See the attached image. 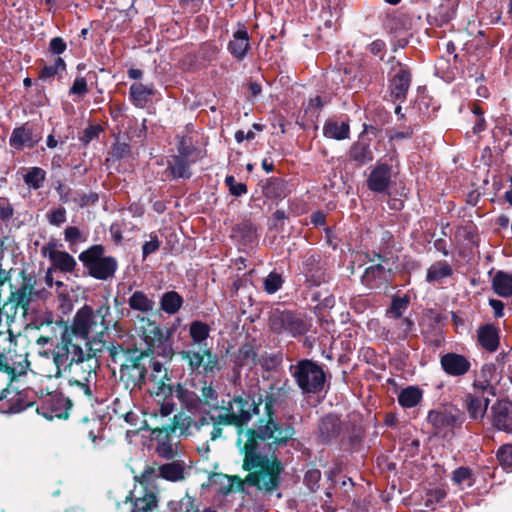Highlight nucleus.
I'll return each mask as SVG.
<instances>
[{"mask_svg":"<svg viewBox=\"0 0 512 512\" xmlns=\"http://www.w3.org/2000/svg\"><path fill=\"white\" fill-rule=\"evenodd\" d=\"M281 395H285L284 388L270 384L269 391L262 396L265 415L257 420L253 428L245 431L246 441L241 448L244 456L242 469L248 471L245 478L213 473L211 481L220 484L219 494L228 496L232 492H243L245 484L267 493L279 488L284 465L276 451L287 446L296 434L293 424L276 418L274 406Z\"/></svg>","mask_w":512,"mask_h":512,"instance_id":"obj_1","label":"nucleus"},{"mask_svg":"<svg viewBox=\"0 0 512 512\" xmlns=\"http://www.w3.org/2000/svg\"><path fill=\"white\" fill-rule=\"evenodd\" d=\"M110 314V307L102 305L97 310L84 305L75 314L72 325L65 327L57 347L63 352H117L114 346L106 345L108 326L105 318Z\"/></svg>","mask_w":512,"mask_h":512,"instance_id":"obj_2","label":"nucleus"},{"mask_svg":"<svg viewBox=\"0 0 512 512\" xmlns=\"http://www.w3.org/2000/svg\"><path fill=\"white\" fill-rule=\"evenodd\" d=\"M52 354L53 370H49L47 377L59 378L62 371H68L72 383L86 381L96 383L97 369L99 368L98 354Z\"/></svg>","mask_w":512,"mask_h":512,"instance_id":"obj_3","label":"nucleus"},{"mask_svg":"<svg viewBox=\"0 0 512 512\" xmlns=\"http://www.w3.org/2000/svg\"><path fill=\"white\" fill-rule=\"evenodd\" d=\"M151 368L150 380L154 384L151 394L157 397H162L164 400L160 406L161 415L169 416L173 412L175 404L170 402L169 399L174 395L182 403L188 405V401L192 396V393L185 389L180 383L173 385L168 369L164 368L162 363L159 361H153Z\"/></svg>","mask_w":512,"mask_h":512,"instance_id":"obj_4","label":"nucleus"},{"mask_svg":"<svg viewBox=\"0 0 512 512\" xmlns=\"http://www.w3.org/2000/svg\"><path fill=\"white\" fill-rule=\"evenodd\" d=\"M104 253V247L96 244L79 254V260L88 274L97 280L112 278L118 268L117 260L112 256H105Z\"/></svg>","mask_w":512,"mask_h":512,"instance_id":"obj_5","label":"nucleus"},{"mask_svg":"<svg viewBox=\"0 0 512 512\" xmlns=\"http://www.w3.org/2000/svg\"><path fill=\"white\" fill-rule=\"evenodd\" d=\"M268 322L272 332L291 337L305 334L312 325L311 319L305 315L280 309H274L270 312Z\"/></svg>","mask_w":512,"mask_h":512,"instance_id":"obj_6","label":"nucleus"},{"mask_svg":"<svg viewBox=\"0 0 512 512\" xmlns=\"http://www.w3.org/2000/svg\"><path fill=\"white\" fill-rule=\"evenodd\" d=\"M427 422L431 425L433 434L441 438H451L455 430L460 429L465 422V414L454 405L444 406L428 412Z\"/></svg>","mask_w":512,"mask_h":512,"instance_id":"obj_7","label":"nucleus"},{"mask_svg":"<svg viewBox=\"0 0 512 512\" xmlns=\"http://www.w3.org/2000/svg\"><path fill=\"white\" fill-rule=\"evenodd\" d=\"M72 405L70 398L61 392L43 393L42 390L36 392L34 404L36 412L47 420H53L54 418L68 419Z\"/></svg>","mask_w":512,"mask_h":512,"instance_id":"obj_8","label":"nucleus"},{"mask_svg":"<svg viewBox=\"0 0 512 512\" xmlns=\"http://www.w3.org/2000/svg\"><path fill=\"white\" fill-rule=\"evenodd\" d=\"M36 391L27 388L18 390L10 385H0V412L4 414L20 413L34 407Z\"/></svg>","mask_w":512,"mask_h":512,"instance_id":"obj_9","label":"nucleus"},{"mask_svg":"<svg viewBox=\"0 0 512 512\" xmlns=\"http://www.w3.org/2000/svg\"><path fill=\"white\" fill-rule=\"evenodd\" d=\"M294 377L304 393H318L322 391L326 380L323 369L311 360L300 361Z\"/></svg>","mask_w":512,"mask_h":512,"instance_id":"obj_10","label":"nucleus"},{"mask_svg":"<svg viewBox=\"0 0 512 512\" xmlns=\"http://www.w3.org/2000/svg\"><path fill=\"white\" fill-rule=\"evenodd\" d=\"M508 354H500L495 363H485L480 370V379L474 380L472 386L477 392L496 396V385L501 379L502 367Z\"/></svg>","mask_w":512,"mask_h":512,"instance_id":"obj_11","label":"nucleus"},{"mask_svg":"<svg viewBox=\"0 0 512 512\" xmlns=\"http://www.w3.org/2000/svg\"><path fill=\"white\" fill-rule=\"evenodd\" d=\"M151 354H137L127 357L120 366V379L126 387L141 389L146 383L147 368L143 360Z\"/></svg>","mask_w":512,"mask_h":512,"instance_id":"obj_12","label":"nucleus"},{"mask_svg":"<svg viewBox=\"0 0 512 512\" xmlns=\"http://www.w3.org/2000/svg\"><path fill=\"white\" fill-rule=\"evenodd\" d=\"M388 63L390 64V93L397 101H404L411 84V73L409 68L397 61L394 57Z\"/></svg>","mask_w":512,"mask_h":512,"instance_id":"obj_13","label":"nucleus"},{"mask_svg":"<svg viewBox=\"0 0 512 512\" xmlns=\"http://www.w3.org/2000/svg\"><path fill=\"white\" fill-rule=\"evenodd\" d=\"M29 354H0V373L3 374V385H10L18 376L26 374L29 369Z\"/></svg>","mask_w":512,"mask_h":512,"instance_id":"obj_14","label":"nucleus"},{"mask_svg":"<svg viewBox=\"0 0 512 512\" xmlns=\"http://www.w3.org/2000/svg\"><path fill=\"white\" fill-rule=\"evenodd\" d=\"M35 280L32 277H24L23 283L19 289L11 293L10 304L12 308L20 307L23 310V315H26L29 310V305L34 297H43L44 290H35ZM9 303L4 305V309L8 307Z\"/></svg>","mask_w":512,"mask_h":512,"instance_id":"obj_15","label":"nucleus"},{"mask_svg":"<svg viewBox=\"0 0 512 512\" xmlns=\"http://www.w3.org/2000/svg\"><path fill=\"white\" fill-rule=\"evenodd\" d=\"M262 395L255 396L248 395L247 397L235 396L232 403L236 405L237 411L234 415L239 418V425L244 430V426L249 423L254 415H259L260 405L262 404Z\"/></svg>","mask_w":512,"mask_h":512,"instance_id":"obj_16","label":"nucleus"},{"mask_svg":"<svg viewBox=\"0 0 512 512\" xmlns=\"http://www.w3.org/2000/svg\"><path fill=\"white\" fill-rule=\"evenodd\" d=\"M492 426L505 433H512V401L509 399L498 400L491 407Z\"/></svg>","mask_w":512,"mask_h":512,"instance_id":"obj_17","label":"nucleus"},{"mask_svg":"<svg viewBox=\"0 0 512 512\" xmlns=\"http://www.w3.org/2000/svg\"><path fill=\"white\" fill-rule=\"evenodd\" d=\"M41 253L47 257L52 265L62 272H72L76 266V260L68 252L56 249V244L49 242L41 248Z\"/></svg>","mask_w":512,"mask_h":512,"instance_id":"obj_18","label":"nucleus"},{"mask_svg":"<svg viewBox=\"0 0 512 512\" xmlns=\"http://www.w3.org/2000/svg\"><path fill=\"white\" fill-rule=\"evenodd\" d=\"M342 429L340 418L335 414H327L319 422L318 440L322 444H330L340 437Z\"/></svg>","mask_w":512,"mask_h":512,"instance_id":"obj_19","label":"nucleus"},{"mask_svg":"<svg viewBox=\"0 0 512 512\" xmlns=\"http://www.w3.org/2000/svg\"><path fill=\"white\" fill-rule=\"evenodd\" d=\"M490 395L482 394L481 392L475 393H467L464 397L463 406L468 412L470 419L474 421H482L489 403H490Z\"/></svg>","mask_w":512,"mask_h":512,"instance_id":"obj_20","label":"nucleus"},{"mask_svg":"<svg viewBox=\"0 0 512 512\" xmlns=\"http://www.w3.org/2000/svg\"><path fill=\"white\" fill-rule=\"evenodd\" d=\"M142 338L148 347V350L154 349L166 352L168 347L169 333L158 326L155 322H148L147 328L142 332Z\"/></svg>","mask_w":512,"mask_h":512,"instance_id":"obj_21","label":"nucleus"},{"mask_svg":"<svg viewBox=\"0 0 512 512\" xmlns=\"http://www.w3.org/2000/svg\"><path fill=\"white\" fill-rule=\"evenodd\" d=\"M171 434L165 427L154 428L151 432L153 439L157 441L156 453L166 460H172L178 454L177 448L174 447L177 442L173 443Z\"/></svg>","mask_w":512,"mask_h":512,"instance_id":"obj_22","label":"nucleus"},{"mask_svg":"<svg viewBox=\"0 0 512 512\" xmlns=\"http://www.w3.org/2000/svg\"><path fill=\"white\" fill-rule=\"evenodd\" d=\"M440 364L443 371L453 377L463 376L471 368L470 361L463 354H442Z\"/></svg>","mask_w":512,"mask_h":512,"instance_id":"obj_23","label":"nucleus"},{"mask_svg":"<svg viewBox=\"0 0 512 512\" xmlns=\"http://www.w3.org/2000/svg\"><path fill=\"white\" fill-rule=\"evenodd\" d=\"M227 49L238 61L243 60L247 56L250 49V36L243 24L238 25V29L233 33Z\"/></svg>","mask_w":512,"mask_h":512,"instance_id":"obj_24","label":"nucleus"},{"mask_svg":"<svg viewBox=\"0 0 512 512\" xmlns=\"http://www.w3.org/2000/svg\"><path fill=\"white\" fill-rule=\"evenodd\" d=\"M392 167L386 163L377 164L367 179L368 188L377 193L387 190L391 182Z\"/></svg>","mask_w":512,"mask_h":512,"instance_id":"obj_25","label":"nucleus"},{"mask_svg":"<svg viewBox=\"0 0 512 512\" xmlns=\"http://www.w3.org/2000/svg\"><path fill=\"white\" fill-rule=\"evenodd\" d=\"M74 429L79 437H87L95 443L103 430V421L95 414H92L91 417L84 416L78 420Z\"/></svg>","mask_w":512,"mask_h":512,"instance_id":"obj_26","label":"nucleus"},{"mask_svg":"<svg viewBox=\"0 0 512 512\" xmlns=\"http://www.w3.org/2000/svg\"><path fill=\"white\" fill-rule=\"evenodd\" d=\"M210 326L200 320L191 322L189 326V335L192 343L204 352H210L208 341L210 340Z\"/></svg>","mask_w":512,"mask_h":512,"instance_id":"obj_27","label":"nucleus"},{"mask_svg":"<svg viewBox=\"0 0 512 512\" xmlns=\"http://www.w3.org/2000/svg\"><path fill=\"white\" fill-rule=\"evenodd\" d=\"M390 271L381 264L369 266L362 276V283L371 289L379 288L389 280Z\"/></svg>","mask_w":512,"mask_h":512,"instance_id":"obj_28","label":"nucleus"},{"mask_svg":"<svg viewBox=\"0 0 512 512\" xmlns=\"http://www.w3.org/2000/svg\"><path fill=\"white\" fill-rule=\"evenodd\" d=\"M477 339L481 347L494 352L499 346V330L493 324H485L477 330Z\"/></svg>","mask_w":512,"mask_h":512,"instance_id":"obj_29","label":"nucleus"},{"mask_svg":"<svg viewBox=\"0 0 512 512\" xmlns=\"http://www.w3.org/2000/svg\"><path fill=\"white\" fill-rule=\"evenodd\" d=\"M128 305L131 310L137 311L143 315H148L154 311L155 301L144 291H134L128 299Z\"/></svg>","mask_w":512,"mask_h":512,"instance_id":"obj_30","label":"nucleus"},{"mask_svg":"<svg viewBox=\"0 0 512 512\" xmlns=\"http://www.w3.org/2000/svg\"><path fill=\"white\" fill-rule=\"evenodd\" d=\"M183 358H188L192 367L199 369L203 367L205 374L213 373L218 369V354H181Z\"/></svg>","mask_w":512,"mask_h":512,"instance_id":"obj_31","label":"nucleus"},{"mask_svg":"<svg viewBox=\"0 0 512 512\" xmlns=\"http://www.w3.org/2000/svg\"><path fill=\"white\" fill-rule=\"evenodd\" d=\"M154 86L144 85L140 82L133 83L129 88V96L132 103L138 108H144L154 94Z\"/></svg>","mask_w":512,"mask_h":512,"instance_id":"obj_32","label":"nucleus"},{"mask_svg":"<svg viewBox=\"0 0 512 512\" xmlns=\"http://www.w3.org/2000/svg\"><path fill=\"white\" fill-rule=\"evenodd\" d=\"M349 157L360 166L372 161L373 152L370 148V143L364 138L358 139L350 147Z\"/></svg>","mask_w":512,"mask_h":512,"instance_id":"obj_33","label":"nucleus"},{"mask_svg":"<svg viewBox=\"0 0 512 512\" xmlns=\"http://www.w3.org/2000/svg\"><path fill=\"white\" fill-rule=\"evenodd\" d=\"M185 464L183 461H172L158 467V476L170 482H179L185 479Z\"/></svg>","mask_w":512,"mask_h":512,"instance_id":"obj_34","label":"nucleus"},{"mask_svg":"<svg viewBox=\"0 0 512 512\" xmlns=\"http://www.w3.org/2000/svg\"><path fill=\"white\" fill-rule=\"evenodd\" d=\"M323 135L335 140L348 139L350 135L349 124L344 121L327 120L323 126Z\"/></svg>","mask_w":512,"mask_h":512,"instance_id":"obj_35","label":"nucleus"},{"mask_svg":"<svg viewBox=\"0 0 512 512\" xmlns=\"http://www.w3.org/2000/svg\"><path fill=\"white\" fill-rule=\"evenodd\" d=\"M159 303L164 313L174 315L181 309L183 298L176 291H167L161 296Z\"/></svg>","mask_w":512,"mask_h":512,"instance_id":"obj_36","label":"nucleus"},{"mask_svg":"<svg viewBox=\"0 0 512 512\" xmlns=\"http://www.w3.org/2000/svg\"><path fill=\"white\" fill-rule=\"evenodd\" d=\"M423 397V391L418 386H408L398 394V403L403 408L417 406Z\"/></svg>","mask_w":512,"mask_h":512,"instance_id":"obj_37","label":"nucleus"},{"mask_svg":"<svg viewBox=\"0 0 512 512\" xmlns=\"http://www.w3.org/2000/svg\"><path fill=\"white\" fill-rule=\"evenodd\" d=\"M9 144L15 149H20L25 145L33 146L32 130L26 125L15 128L11 133Z\"/></svg>","mask_w":512,"mask_h":512,"instance_id":"obj_38","label":"nucleus"},{"mask_svg":"<svg viewBox=\"0 0 512 512\" xmlns=\"http://www.w3.org/2000/svg\"><path fill=\"white\" fill-rule=\"evenodd\" d=\"M492 286L495 293L501 297L512 295V275L499 271L492 280Z\"/></svg>","mask_w":512,"mask_h":512,"instance_id":"obj_39","label":"nucleus"},{"mask_svg":"<svg viewBox=\"0 0 512 512\" xmlns=\"http://www.w3.org/2000/svg\"><path fill=\"white\" fill-rule=\"evenodd\" d=\"M66 71V63L63 58L57 57L53 63L43 66L39 73V78L42 81H53L56 77H61L62 73Z\"/></svg>","mask_w":512,"mask_h":512,"instance_id":"obj_40","label":"nucleus"},{"mask_svg":"<svg viewBox=\"0 0 512 512\" xmlns=\"http://www.w3.org/2000/svg\"><path fill=\"white\" fill-rule=\"evenodd\" d=\"M190 164L189 158L175 155L169 162L168 168L174 178H189L191 176Z\"/></svg>","mask_w":512,"mask_h":512,"instance_id":"obj_41","label":"nucleus"},{"mask_svg":"<svg viewBox=\"0 0 512 512\" xmlns=\"http://www.w3.org/2000/svg\"><path fill=\"white\" fill-rule=\"evenodd\" d=\"M451 275V266L446 261H438L428 268L426 279L428 282H441Z\"/></svg>","mask_w":512,"mask_h":512,"instance_id":"obj_42","label":"nucleus"},{"mask_svg":"<svg viewBox=\"0 0 512 512\" xmlns=\"http://www.w3.org/2000/svg\"><path fill=\"white\" fill-rule=\"evenodd\" d=\"M227 412L225 414H220V415H217V416H210V420L212 421L213 424H216L218 426H221V425H225V426H234L238 429V435H239V438L237 440V443L239 444L241 442V434L243 433V429L242 427L239 425V418H237L235 415H234V412H231V409H233L232 407V403H230V407L229 408H224Z\"/></svg>","mask_w":512,"mask_h":512,"instance_id":"obj_43","label":"nucleus"},{"mask_svg":"<svg viewBox=\"0 0 512 512\" xmlns=\"http://www.w3.org/2000/svg\"><path fill=\"white\" fill-rule=\"evenodd\" d=\"M193 424L194 420L190 416L184 413H178L174 415L172 422L164 427L171 433L179 429L181 435H189L190 428Z\"/></svg>","mask_w":512,"mask_h":512,"instance_id":"obj_44","label":"nucleus"},{"mask_svg":"<svg viewBox=\"0 0 512 512\" xmlns=\"http://www.w3.org/2000/svg\"><path fill=\"white\" fill-rule=\"evenodd\" d=\"M23 180L29 188L38 190L46 180V172L40 167H31L23 176Z\"/></svg>","mask_w":512,"mask_h":512,"instance_id":"obj_45","label":"nucleus"},{"mask_svg":"<svg viewBox=\"0 0 512 512\" xmlns=\"http://www.w3.org/2000/svg\"><path fill=\"white\" fill-rule=\"evenodd\" d=\"M157 503L156 494L146 492L144 496L135 499L131 512H151L157 507Z\"/></svg>","mask_w":512,"mask_h":512,"instance_id":"obj_46","label":"nucleus"},{"mask_svg":"<svg viewBox=\"0 0 512 512\" xmlns=\"http://www.w3.org/2000/svg\"><path fill=\"white\" fill-rule=\"evenodd\" d=\"M409 304V297L403 296V297H396L392 300L391 306L389 310L387 311L388 317L396 320L403 317V314L408 309Z\"/></svg>","mask_w":512,"mask_h":512,"instance_id":"obj_47","label":"nucleus"},{"mask_svg":"<svg viewBox=\"0 0 512 512\" xmlns=\"http://www.w3.org/2000/svg\"><path fill=\"white\" fill-rule=\"evenodd\" d=\"M451 479L453 483L456 485H462L463 483H467L468 487H471L475 482L472 469L465 466L456 468L452 472Z\"/></svg>","mask_w":512,"mask_h":512,"instance_id":"obj_48","label":"nucleus"},{"mask_svg":"<svg viewBox=\"0 0 512 512\" xmlns=\"http://www.w3.org/2000/svg\"><path fill=\"white\" fill-rule=\"evenodd\" d=\"M246 357H249L251 354H244ZM253 359L258 361L259 364L266 371L275 370L281 363L282 357L281 354H270L269 356H264L263 354H252Z\"/></svg>","mask_w":512,"mask_h":512,"instance_id":"obj_49","label":"nucleus"},{"mask_svg":"<svg viewBox=\"0 0 512 512\" xmlns=\"http://www.w3.org/2000/svg\"><path fill=\"white\" fill-rule=\"evenodd\" d=\"M91 383L86 381H77L72 383V379L68 380V385L71 388V394L75 397H86L90 403L93 401V393L91 390Z\"/></svg>","mask_w":512,"mask_h":512,"instance_id":"obj_50","label":"nucleus"},{"mask_svg":"<svg viewBox=\"0 0 512 512\" xmlns=\"http://www.w3.org/2000/svg\"><path fill=\"white\" fill-rule=\"evenodd\" d=\"M447 496V493L442 488H432L426 493L425 507L433 508L435 504L441 503Z\"/></svg>","mask_w":512,"mask_h":512,"instance_id":"obj_51","label":"nucleus"},{"mask_svg":"<svg viewBox=\"0 0 512 512\" xmlns=\"http://www.w3.org/2000/svg\"><path fill=\"white\" fill-rule=\"evenodd\" d=\"M218 393L212 387V385H204L201 388V402L207 406H211L214 409L218 408L217 405Z\"/></svg>","mask_w":512,"mask_h":512,"instance_id":"obj_52","label":"nucleus"},{"mask_svg":"<svg viewBox=\"0 0 512 512\" xmlns=\"http://www.w3.org/2000/svg\"><path fill=\"white\" fill-rule=\"evenodd\" d=\"M497 460L504 469H512V445H503L497 452Z\"/></svg>","mask_w":512,"mask_h":512,"instance_id":"obj_53","label":"nucleus"},{"mask_svg":"<svg viewBox=\"0 0 512 512\" xmlns=\"http://www.w3.org/2000/svg\"><path fill=\"white\" fill-rule=\"evenodd\" d=\"M282 283L281 275L271 272L264 280V289L267 293L273 294L281 288Z\"/></svg>","mask_w":512,"mask_h":512,"instance_id":"obj_54","label":"nucleus"},{"mask_svg":"<svg viewBox=\"0 0 512 512\" xmlns=\"http://www.w3.org/2000/svg\"><path fill=\"white\" fill-rule=\"evenodd\" d=\"M46 218L50 225L59 227L67 220L66 209L64 207H58L50 210L46 214Z\"/></svg>","mask_w":512,"mask_h":512,"instance_id":"obj_55","label":"nucleus"},{"mask_svg":"<svg viewBox=\"0 0 512 512\" xmlns=\"http://www.w3.org/2000/svg\"><path fill=\"white\" fill-rule=\"evenodd\" d=\"M339 76L344 87L349 89H360L362 87L360 79L356 75H352V69L345 68L342 74L339 73Z\"/></svg>","mask_w":512,"mask_h":512,"instance_id":"obj_56","label":"nucleus"},{"mask_svg":"<svg viewBox=\"0 0 512 512\" xmlns=\"http://www.w3.org/2000/svg\"><path fill=\"white\" fill-rule=\"evenodd\" d=\"M98 200L99 196L95 192L76 193L73 197V201L81 208L86 207L88 205H93L97 203Z\"/></svg>","mask_w":512,"mask_h":512,"instance_id":"obj_57","label":"nucleus"},{"mask_svg":"<svg viewBox=\"0 0 512 512\" xmlns=\"http://www.w3.org/2000/svg\"><path fill=\"white\" fill-rule=\"evenodd\" d=\"M225 184L228 186L230 193L236 197L247 193L246 184L236 182L235 177L232 175H229L225 178Z\"/></svg>","mask_w":512,"mask_h":512,"instance_id":"obj_58","label":"nucleus"},{"mask_svg":"<svg viewBox=\"0 0 512 512\" xmlns=\"http://www.w3.org/2000/svg\"><path fill=\"white\" fill-rule=\"evenodd\" d=\"M88 92L87 81L84 77L78 76L75 78L72 86L69 89L70 95H76L79 97H83Z\"/></svg>","mask_w":512,"mask_h":512,"instance_id":"obj_59","label":"nucleus"},{"mask_svg":"<svg viewBox=\"0 0 512 512\" xmlns=\"http://www.w3.org/2000/svg\"><path fill=\"white\" fill-rule=\"evenodd\" d=\"M67 49V44L61 37H54L49 42V51L54 55H61Z\"/></svg>","mask_w":512,"mask_h":512,"instance_id":"obj_60","label":"nucleus"},{"mask_svg":"<svg viewBox=\"0 0 512 512\" xmlns=\"http://www.w3.org/2000/svg\"><path fill=\"white\" fill-rule=\"evenodd\" d=\"M396 326L399 328V337H405L412 330L414 323L408 317H401L400 319H396Z\"/></svg>","mask_w":512,"mask_h":512,"instance_id":"obj_61","label":"nucleus"},{"mask_svg":"<svg viewBox=\"0 0 512 512\" xmlns=\"http://www.w3.org/2000/svg\"><path fill=\"white\" fill-rule=\"evenodd\" d=\"M282 188L283 182L279 179H274L265 187V193L268 196L281 197L283 194Z\"/></svg>","mask_w":512,"mask_h":512,"instance_id":"obj_62","label":"nucleus"},{"mask_svg":"<svg viewBox=\"0 0 512 512\" xmlns=\"http://www.w3.org/2000/svg\"><path fill=\"white\" fill-rule=\"evenodd\" d=\"M100 132H101L100 126L90 125L89 127H87L84 130L83 135L81 137V141L84 142L85 144H88L91 141H93L94 139L98 138Z\"/></svg>","mask_w":512,"mask_h":512,"instance_id":"obj_63","label":"nucleus"},{"mask_svg":"<svg viewBox=\"0 0 512 512\" xmlns=\"http://www.w3.org/2000/svg\"><path fill=\"white\" fill-rule=\"evenodd\" d=\"M183 512H200L199 505L197 504L194 496L186 495L182 498Z\"/></svg>","mask_w":512,"mask_h":512,"instance_id":"obj_64","label":"nucleus"}]
</instances>
